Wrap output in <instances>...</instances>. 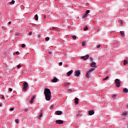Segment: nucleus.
I'll return each mask as SVG.
<instances>
[{"instance_id": "1", "label": "nucleus", "mask_w": 128, "mask_h": 128, "mask_svg": "<svg viewBox=\"0 0 128 128\" xmlns=\"http://www.w3.org/2000/svg\"><path fill=\"white\" fill-rule=\"evenodd\" d=\"M44 94H45L46 100H50L52 98V92L48 88H46L44 90Z\"/></svg>"}, {"instance_id": "2", "label": "nucleus", "mask_w": 128, "mask_h": 128, "mask_svg": "<svg viewBox=\"0 0 128 128\" xmlns=\"http://www.w3.org/2000/svg\"><path fill=\"white\" fill-rule=\"evenodd\" d=\"M115 82V84H116V88H120V79L118 78H116L115 80H114Z\"/></svg>"}, {"instance_id": "3", "label": "nucleus", "mask_w": 128, "mask_h": 128, "mask_svg": "<svg viewBox=\"0 0 128 128\" xmlns=\"http://www.w3.org/2000/svg\"><path fill=\"white\" fill-rule=\"evenodd\" d=\"M74 76H77V78H78L80 76V70H76L74 72Z\"/></svg>"}, {"instance_id": "4", "label": "nucleus", "mask_w": 128, "mask_h": 128, "mask_svg": "<svg viewBox=\"0 0 128 128\" xmlns=\"http://www.w3.org/2000/svg\"><path fill=\"white\" fill-rule=\"evenodd\" d=\"M28 82H24L23 84L22 88L24 90H26L28 88Z\"/></svg>"}, {"instance_id": "5", "label": "nucleus", "mask_w": 128, "mask_h": 128, "mask_svg": "<svg viewBox=\"0 0 128 128\" xmlns=\"http://www.w3.org/2000/svg\"><path fill=\"white\" fill-rule=\"evenodd\" d=\"M88 58H90V55L88 54H86L84 56H81V58H82V60H88Z\"/></svg>"}, {"instance_id": "6", "label": "nucleus", "mask_w": 128, "mask_h": 128, "mask_svg": "<svg viewBox=\"0 0 128 128\" xmlns=\"http://www.w3.org/2000/svg\"><path fill=\"white\" fill-rule=\"evenodd\" d=\"M56 122L58 124H64V120H56Z\"/></svg>"}, {"instance_id": "7", "label": "nucleus", "mask_w": 128, "mask_h": 128, "mask_svg": "<svg viewBox=\"0 0 128 128\" xmlns=\"http://www.w3.org/2000/svg\"><path fill=\"white\" fill-rule=\"evenodd\" d=\"M96 63L94 61H92V62L90 64V66L92 68H96Z\"/></svg>"}, {"instance_id": "8", "label": "nucleus", "mask_w": 128, "mask_h": 128, "mask_svg": "<svg viewBox=\"0 0 128 128\" xmlns=\"http://www.w3.org/2000/svg\"><path fill=\"white\" fill-rule=\"evenodd\" d=\"M72 72H74V70H72L68 71L66 74L67 76H70V74H72Z\"/></svg>"}, {"instance_id": "9", "label": "nucleus", "mask_w": 128, "mask_h": 128, "mask_svg": "<svg viewBox=\"0 0 128 128\" xmlns=\"http://www.w3.org/2000/svg\"><path fill=\"white\" fill-rule=\"evenodd\" d=\"M94 114V110H90L88 111V116H92Z\"/></svg>"}, {"instance_id": "10", "label": "nucleus", "mask_w": 128, "mask_h": 128, "mask_svg": "<svg viewBox=\"0 0 128 128\" xmlns=\"http://www.w3.org/2000/svg\"><path fill=\"white\" fill-rule=\"evenodd\" d=\"M40 115L39 116L38 118L39 120H40V118H42V114H44V111L42 110H40Z\"/></svg>"}, {"instance_id": "11", "label": "nucleus", "mask_w": 128, "mask_h": 128, "mask_svg": "<svg viewBox=\"0 0 128 128\" xmlns=\"http://www.w3.org/2000/svg\"><path fill=\"white\" fill-rule=\"evenodd\" d=\"M56 114L57 116H60L62 114V111H60V110L56 111Z\"/></svg>"}, {"instance_id": "12", "label": "nucleus", "mask_w": 128, "mask_h": 128, "mask_svg": "<svg viewBox=\"0 0 128 128\" xmlns=\"http://www.w3.org/2000/svg\"><path fill=\"white\" fill-rule=\"evenodd\" d=\"M52 82H58V78L54 77L53 80H52Z\"/></svg>"}, {"instance_id": "13", "label": "nucleus", "mask_w": 128, "mask_h": 128, "mask_svg": "<svg viewBox=\"0 0 128 128\" xmlns=\"http://www.w3.org/2000/svg\"><path fill=\"white\" fill-rule=\"evenodd\" d=\"M74 104H78V98H74Z\"/></svg>"}, {"instance_id": "14", "label": "nucleus", "mask_w": 128, "mask_h": 128, "mask_svg": "<svg viewBox=\"0 0 128 128\" xmlns=\"http://www.w3.org/2000/svg\"><path fill=\"white\" fill-rule=\"evenodd\" d=\"M34 100V96H33L31 98V100L29 101V103L30 104H33Z\"/></svg>"}, {"instance_id": "15", "label": "nucleus", "mask_w": 128, "mask_h": 128, "mask_svg": "<svg viewBox=\"0 0 128 128\" xmlns=\"http://www.w3.org/2000/svg\"><path fill=\"white\" fill-rule=\"evenodd\" d=\"M123 92H124V94H128V88H124Z\"/></svg>"}, {"instance_id": "16", "label": "nucleus", "mask_w": 128, "mask_h": 128, "mask_svg": "<svg viewBox=\"0 0 128 128\" xmlns=\"http://www.w3.org/2000/svg\"><path fill=\"white\" fill-rule=\"evenodd\" d=\"M90 72H89V71H88L86 73V76L88 78H90Z\"/></svg>"}, {"instance_id": "17", "label": "nucleus", "mask_w": 128, "mask_h": 128, "mask_svg": "<svg viewBox=\"0 0 128 128\" xmlns=\"http://www.w3.org/2000/svg\"><path fill=\"white\" fill-rule=\"evenodd\" d=\"M120 32L122 36H124V32L120 31Z\"/></svg>"}, {"instance_id": "18", "label": "nucleus", "mask_w": 128, "mask_h": 128, "mask_svg": "<svg viewBox=\"0 0 128 128\" xmlns=\"http://www.w3.org/2000/svg\"><path fill=\"white\" fill-rule=\"evenodd\" d=\"M128 64V60H124V66H126V64Z\"/></svg>"}, {"instance_id": "19", "label": "nucleus", "mask_w": 128, "mask_h": 128, "mask_svg": "<svg viewBox=\"0 0 128 128\" xmlns=\"http://www.w3.org/2000/svg\"><path fill=\"white\" fill-rule=\"evenodd\" d=\"M34 19L35 20H38V14H36L34 16Z\"/></svg>"}, {"instance_id": "20", "label": "nucleus", "mask_w": 128, "mask_h": 128, "mask_svg": "<svg viewBox=\"0 0 128 128\" xmlns=\"http://www.w3.org/2000/svg\"><path fill=\"white\" fill-rule=\"evenodd\" d=\"M54 104H52L50 106V110H54Z\"/></svg>"}, {"instance_id": "21", "label": "nucleus", "mask_w": 128, "mask_h": 128, "mask_svg": "<svg viewBox=\"0 0 128 128\" xmlns=\"http://www.w3.org/2000/svg\"><path fill=\"white\" fill-rule=\"evenodd\" d=\"M88 16V15L86 14V13H84V14L82 16V20L86 18Z\"/></svg>"}, {"instance_id": "22", "label": "nucleus", "mask_w": 128, "mask_h": 128, "mask_svg": "<svg viewBox=\"0 0 128 128\" xmlns=\"http://www.w3.org/2000/svg\"><path fill=\"white\" fill-rule=\"evenodd\" d=\"M70 84V82H66L64 84L65 86H68Z\"/></svg>"}, {"instance_id": "23", "label": "nucleus", "mask_w": 128, "mask_h": 128, "mask_svg": "<svg viewBox=\"0 0 128 128\" xmlns=\"http://www.w3.org/2000/svg\"><path fill=\"white\" fill-rule=\"evenodd\" d=\"M14 2H16V1L14 0H12L10 2V4H14Z\"/></svg>"}, {"instance_id": "24", "label": "nucleus", "mask_w": 128, "mask_h": 128, "mask_svg": "<svg viewBox=\"0 0 128 128\" xmlns=\"http://www.w3.org/2000/svg\"><path fill=\"white\" fill-rule=\"evenodd\" d=\"M93 70H94V68H91L89 70H88V72H93Z\"/></svg>"}, {"instance_id": "25", "label": "nucleus", "mask_w": 128, "mask_h": 128, "mask_svg": "<svg viewBox=\"0 0 128 128\" xmlns=\"http://www.w3.org/2000/svg\"><path fill=\"white\" fill-rule=\"evenodd\" d=\"M110 77L108 76H106L105 78L102 79V80L104 81V80H108V78H109Z\"/></svg>"}, {"instance_id": "26", "label": "nucleus", "mask_w": 128, "mask_h": 128, "mask_svg": "<svg viewBox=\"0 0 128 128\" xmlns=\"http://www.w3.org/2000/svg\"><path fill=\"white\" fill-rule=\"evenodd\" d=\"M122 114H123V116H126V114H128V112H126V111H125L122 112Z\"/></svg>"}, {"instance_id": "27", "label": "nucleus", "mask_w": 128, "mask_h": 128, "mask_svg": "<svg viewBox=\"0 0 128 128\" xmlns=\"http://www.w3.org/2000/svg\"><path fill=\"white\" fill-rule=\"evenodd\" d=\"M84 30L86 32V31L88 30V26H86L84 28Z\"/></svg>"}, {"instance_id": "28", "label": "nucleus", "mask_w": 128, "mask_h": 128, "mask_svg": "<svg viewBox=\"0 0 128 128\" xmlns=\"http://www.w3.org/2000/svg\"><path fill=\"white\" fill-rule=\"evenodd\" d=\"M45 40L46 42H48V40H50V37H46L45 38Z\"/></svg>"}, {"instance_id": "29", "label": "nucleus", "mask_w": 128, "mask_h": 128, "mask_svg": "<svg viewBox=\"0 0 128 128\" xmlns=\"http://www.w3.org/2000/svg\"><path fill=\"white\" fill-rule=\"evenodd\" d=\"M90 10H87L86 12H85V14H86L87 16L88 14H90Z\"/></svg>"}, {"instance_id": "30", "label": "nucleus", "mask_w": 128, "mask_h": 128, "mask_svg": "<svg viewBox=\"0 0 128 128\" xmlns=\"http://www.w3.org/2000/svg\"><path fill=\"white\" fill-rule=\"evenodd\" d=\"M72 38H73V40H76V35L72 36Z\"/></svg>"}, {"instance_id": "31", "label": "nucleus", "mask_w": 128, "mask_h": 128, "mask_svg": "<svg viewBox=\"0 0 128 128\" xmlns=\"http://www.w3.org/2000/svg\"><path fill=\"white\" fill-rule=\"evenodd\" d=\"M112 98L114 100L116 98V94H113V96H112Z\"/></svg>"}, {"instance_id": "32", "label": "nucleus", "mask_w": 128, "mask_h": 128, "mask_svg": "<svg viewBox=\"0 0 128 128\" xmlns=\"http://www.w3.org/2000/svg\"><path fill=\"white\" fill-rule=\"evenodd\" d=\"M24 112H28V108H24Z\"/></svg>"}, {"instance_id": "33", "label": "nucleus", "mask_w": 128, "mask_h": 128, "mask_svg": "<svg viewBox=\"0 0 128 128\" xmlns=\"http://www.w3.org/2000/svg\"><path fill=\"white\" fill-rule=\"evenodd\" d=\"M22 48H26V44H22Z\"/></svg>"}, {"instance_id": "34", "label": "nucleus", "mask_w": 128, "mask_h": 128, "mask_svg": "<svg viewBox=\"0 0 128 128\" xmlns=\"http://www.w3.org/2000/svg\"><path fill=\"white\" fill-rule=\"evenodd\" d=\"M96 48H100V44H98L96 46Z\"/></svg>"}, {"instance_id": "35", "label": "nucleus", "mask_w": 128, "mask_h": 128, "mask_svg": "<svg viewBox=\"0 0 128 128\" xmlns=\"http://www.w3.org/2000/svg\"><path fill=\"white\" fill-rule=\"evenodd\" d=\"M16 54L17 56L20 55V52L18 51L16 52Z\"/></svg>"}, {"instance_id": "36", "label": "nucleus", "mask_w": 128, "mask_h": 128, "mask_svg": "<svg viewBox=\"0 0 128 128\" xmlns=\"http://www.w3.org/2000/svg\"><path fill=\"white\" fill-rule=\"evenodd\" d=\"M2 100H6V98H4V96L2 95V97L1 98Z\"/></svg>"}, {"instance_id": "37", "label": "nucleus", "mask_w": 128, "mask_h": 128, "mask_svg": "<svg viewBox=\"0 0 128 128\" xmlns=\"http://www.w3.org/2000/svg\"><path fill=\"white\" fill-rule=\"evenodd\" d=\"M119 24H122V20H119Z\"/></svg>"}, {"instance_id": "38", "label": "nucleus", "mask_w": 128, "mask_h": 128, "mask_svg": "<svg viewBox=\"0 0 128 128\" xmlns=\"http://www.w3.org/2000/svg\"><path fill=\"white\" fill-rule=\"evenodd\" d=\"M22 68V66L20 64H18V68Z\"/></svg>"}, {"instance_id": "39", "label": "nucleus", "mask_w": 128, "mask_h": 128, "mask_svg": "<svg viewBox=\"0 0 128 128\" xmlns=\"http://www.w3.org/2000/svg\"><path fill=\"white\" fill-rule=\"evenodd\" d=\"M28 34H29V36H32V32H28Z\"/></svg>"}, {"instance_id": "40", "label": "nucleus", "mask_w": 128, "mask_h": 128, "mask_svg": "<svg viewBox=\"0 0 128 128\" xmlns=\"http://www.w3.org/2000/svg\"><path fill=\"white\" fill-rule=\"evenodd\" d=\"M82 46H86V43L85 42H82Z\"/></svg>"}, {"instance_id": "41", "label": "nucleus", "mask_w": 128, "mask_h": 128, "mask_svg": "<svg viewBox=\"0 0 128 128\" xmlns=\"http://www.w3.org/2000/svg\"><path fill=\"white\" fill-rule=\"evenodd\" d=\"M15 122H16L17 124H18V119H16V120H15Z\"/></svg>"}, {"instance_id": "42", "label": "nucleus", "mask_w": 128, "mask_h": 128, "mask_svg": "<svg viewBox=\"0 0 128 128\" xmlns=\"http://www.w3.org/2000/svg\"><path fill=\"white\" fill-rule=\"evenodd\" d=\"M8 90H9V92H12V88H10L8 89Z\"/></svg>"}, {"instance_id": "43", "label": "nucleus", "mask_w": 128, "mask_h": 128, "mask_svg": "<svg viewBox=\"0 0 128 128\" xmlns=\"http://www.w3.org/2000/svg\"><path fill=\"white\" fill-rule=\"evenodd\" d=\"M59 66H62V62H60L59 63Z\"/></svg>"}, {"instance_id": "44", "label": "nucleus", "mask_w": 128, "mask_h": 128, "mask_svg": "<svg viewBox=\"0 0 128 128\" xmlns=\"http://www.w3.org/2000/svg\"><path fill=\"white\" fill-rule=\"evenodd\" d=\"M14 110V108H10V110H11V112H12V110Z\"/></svg>"}, {"instance_id": "45", "label": "nucleus", "mask_w": 128, "mask_h": 128, "mask_svg": "<svg viewBox=\"0 0 128 128\" xmlns=\"http://www.w3.org/2000/svg\"><path fill=\"white\" fill-rule=\"evenodd\" d=\"M90 62H92V60H94V59L92 58H90Z\"/></svg>"}, {"instance_id": "46", "label": "nucleus", "mask_w": 128, "mask_h": 128, "mask_svg": "<svg viewBox=\"0 0 128 128\" xmlns=\"http://www.w3.org/2000/svg\"><path fill=\"white\" fill-rule=\"evenodd\" d=\"M44 20H46V16H44Z\"/></svg>"}, {"instance_id": "47", "label": "nucleus", "mask_w": 128, "mask_h": 128, "mask_svg": "<svg viewBox=\"0 0 128 128\" xmlns=\"http://www.w3.org/2000/svg\"><path fill=\"white\" fill-rule=\"evenodd\" d=\"M8 24H12V22L10 21V22H8Z\"/></svg>"}, {"instance_id": "48", "label": "nucleus", "mask_w": 128, "mask_h": 128, "mask_svg": "<svg viewBox=\"0 0 128 128\" xmlns=\"http://www.w3.org/2000/svg\"><path fill=\"white\" fill-rule=\"evenodd\" d=\"M18 36V33H16V36Z\"/></svg>"}, {"instance_id": "49", "label": "nucleus", "mask_w": 128, "mask_h": 128, "mask_svg": "<svg viewBox=\"0 0 128 128\" xmlns=\"http://www.w3.org/2000/svg\"><path fill=\"white\" fill-rule=\"evenodd\" d=\"M40 34H38V38H40Z\"/></svg>"}, {"instance_id": "50", "label": "nucleus", "mask_w": 128, "mask_h": 128, "mask_svg": "<svg viewBox=\"0 0 128 128\" xmlns=\"http://www.w3.org/2000/svg\"><path fill=\"white\" fill-rule=\"evenodd\" d=\"M52 54V52H49V54Z\"/></svg>"}, {"instance_id": "51", "label": "nucleus", "mask_w": 128, "mask_h": 128, "mask_svg": "<svg viewBox=\"0 0 128 128\" xmlns=\"http://www.w3.org/2000/svg\"><path fill=\"white\" fill-rule=\"evenodd\" d=\"M76 116H80V113H78V114H76Z\"/></svg>"}, {"instance_id": "52", "label": "nucleus", "mask_w": 128, "mask_h": 128, "mask_svg": "<svg viewBox=\"0 0 128 128\" xmlns=\"http://www.w3.org/2000/svg\"><path fill=\"white\" fill-rule=\"evenodd\" d=\"M2 104H0V107L2 106Z\"/></svg>"}, {"instance_id": "53", "label": "nucleus", "mask_w": 128, "mask_h": 128, "mask_svg": "<svg viewBox=\"0 0 128 128\" xmlns=\"http://www.w3.org/2000/svg\"><path fill=\"white\" fill-rule=\"evenodd\" d=\"M69 90H70V89H69Z\"/></svg>"}, {"instance_id": "54", "label": "nucleus", "mask_w": 128, "mask_h": 128, "mask_svg": "<svg viewBox=\"0 0 128 128\" xmlns=\"http://www.w3.org/2000/svg\"><path fill=\"white\" fill-rule=\"evenodd\" d=\"M80 116H82V114H80Z\"/></svg>"}]
</instances>
